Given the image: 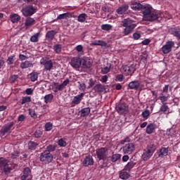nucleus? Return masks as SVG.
Segmentation results:
<instances>
[{"instance_id": "nucleus-6", "label": "nucleus", "mask_w": 180, "mask_h": 180, "mask_svg": "<svg viewBox=\"0 0 180 180\" xmlns=\"http://www.w3.org/2000/svg\"><path fill=\"white\" fill-rule=\"evenodd\" d=\"M96 155L99 161H105L108 158V155H109V151L108 150V148H101L97 149Z\"/></svg>"}, {"instance_id": "nucleus-20", "label": "nucleus", "mask_w": 180, "mask_h": 180, "mask_svg": "<svg viewBox=\"0 0 180 180\" xmlns=\"http://www.w3.org/2000/svg\"><path fill=\"white\" fill-rule=\"evenodd\" d=\"M128 88L129 89H134L135 91H137V89L140 88V81L134 80V81L130 82L128 84Z\"/></svg>"}, {"instance_id": "nucleus-51", "label": "nucleus", "mask_w": 180, "mask_h": 180, "mask_svg": "<svg viewBox=\"0 0 180 180\" xmlns=\"http://www.w3.org/2000/svg\"><path fill=\"white\" fill-rule=\"evenodd\" d=\"M6 63H7L8 65H12V64H13V63H15V56H10L8 58Z\"/></svg>"}, {"instance_id": "nucleus-54", "label": "nucleus", "mask_w": 180, "mask_h": 180, "mask_svg": "<svg viewBox=\"0 0 180 180\" xmlns=\"http://www.w3.org/2000/svg\"><path fill=\"white\" fill-rule=\"evenodd\" d=\"M19 77L16 75H13L10 77V82L11 84H15L16 82V79H18Z\"/></svg>"}, {"instance_id": "nucleus-34", "label": "nucleus", "mask_w": 180, "mask_h": 180, "mask_svg": "<svg viewBox=\"0 0 180 180\" xmlns=\"http://www.w3.org/2000/svg\"><path fill=\"white\" fill-rule=\"evenodd\" d=\"M31 172L30 168L25 167L23 169V175L21 176V180H26V179L29 176Z\"/></svg>"}, {"instance_id": "nucleus-59", "label": "nucleus", "mask_w": 180, "mask_h": 180, "mask_svg": "<svg viewBox=\"0 0 180 180\" xmlns=\"http://www.w3.org/2000/svg\"><path fill=\"white\" fill-rule=\"evenodd\" d=\"M124 79V76L123 75H118L116 77V81H118L119 82H122Z\"/></svg>"}, {"instance_id": "nucleus-2", "label": "nucleus", "mask_w": 180, "mask_h": 180, "mask_svg": "<svg viewBox=\"0 0 180 180\" xmlns=\"http://www.w3.org/2000/svg\"><path fill=\"white\" fill-rule=\"evenodd\" d=\"M157 150V145L154 143H150L147 145L146 148L143 150L141 158L143 161H148L154 153Z\"/></svg>"}, {"instance_id": "nucleus-13", "label": "nucleus", "mask_w": 180, "mask_h": 180, "mask_svg": "<svg viewBox=\"0 0 180 180\" xmlns=\"http://www.w3.org/2000/svg\"><path fill=\"white\" fill-rule=\"evenodd\" d=\"M4 164L1 165V171L4 173L5 175H9L11 174L13 167H12V165L8 164L6 162V159L4 158Z\"/></svg>"}, {"instance_id": "nucleus-42", "label": "nucleus", "mask_w": 180, "mask_h": 180, "mask_svg": "<svg viewBox=\"0 0 180 180\" xmlns=\"http://www.w3.org/2000/svg\"><path fill=\"white\" fill-rule=\"evenodd\" d=\"M110 68H112V64L108 63L107 66L102 68V70H101L102 74H108V72H109V71H110Z\"/></svg>"}, {"instance_id": "nucleus-1", "label": "nucleus", "mask_w": 180, "mask_h": 180, "mask_svg": "<svg viewBox=\"0 0 180 180\" xmlns=\"http://www.w3.org/2000/svg\"><path fill=\"white\" fill-rule=\"evenodd\" d=\"M141 11L143 15L144 20L148 22H154V20L160 19L162 16L161 13L153 11V7L150 4L143 6Z\"/></svg>"}, {"instance_id": "nucleus-43", "label": "nucleus", "mask_w": 180, "mask_h": 180, "mask_svg": "<svg viewBox=\"0 0 180 180\" xmlns=\"http://www.w3.org/2000/svg\"><path fill=\"white\" fill-rule=\"evenodd\" d=\"M56 148H57V145L53 144V145H49L48 146H46V150L45 151L48 152V153H53Z\"/></svg>"}, {"instance_id": "nucleus-22", "label": "nucleus", "mask_w": 180, "mask_h": 180, "mask_svg": "<svg viewBox=\"0 0 180 180\" xmlns=\"http://www.w3.org/2000/svg\"><path fill=\"white\" fill-rule=\"evenodd\" d=\"M82 64L83 68H91L92 67V62L88 58H85L82 60Z\"/></svg>"}, {"instance_id": "nucleus-9", "label": "nucleus", "mask_w": 180, "mask_h": 180, "mask_svg": "<svg viewBox=\"0 0 180 180\" xmlns=\"http://www.w3.org/2000/svg\"><path fill=\"white\" fill-rule=\"evenodd\" d=\"M115 109L120 115H126L129 111V107L126 103H118L116 104Z\"/></svg>"}, {"instance_id": "nucleus-39", "label": "nucleus", "mask_w": 180, "mask_h": 180, "mask_svg": "<svg viewBox=\"0 0 180 180\" xmlns=\"http://www.w3.org/2000/svg\"><path fill=\"white\" fill-rule=\"evenodd\" d=\"M86 18H88V15H86V13H82L79 14L77 17L78 22H80L81 23H84L85 20H86Z\"/></svg>"}, {"instance_id": "nucleus-40", "label": "nucleus", "mask_w": 180, "mask_h": 180, "mask_svg": "<svg viewBox=\"0 0 180 180\" xmlns=\"http://www.w3.org/2000/svg\"><path fill=\"white\" fill-rule=\"evenodd\" d=\"M94 89L96 92H103V91H105V87L103 85L98 84L94 87Z\"/></svg>"}, {"instance_id": "nucleus-16", "label": "nucleus", "mask_w": 180, "mask_h": 180, "mask_svg": "<svg viewBox=\"0 0 180 180\" xmlns=\"http://www.w3.org/2000/svg\"><path fill=\"white\" fill-rule=\"evenodd\" d=\"M94 158L91 155H88L85 157L82 162L83 167H89L94 165Z\"/></svg>"}, {"instance_id": "nucleus-30", "label": "nucleus", "mask_w": 180, "mask_h": 180, "mask_svg": "<svg viewBox=\"0 0 180 180\" xmlns=\"http://www.w3.org/2000/svg\"><path fill=\"white\" fill-rule=\"evenodd\" d=\"M20 67L22 70H25L26 68H30V67H33V63L29 60H25V62L20 63Z\"/></svg>"}, {"instance_id": "nucleus-32", "label": "nucleus", "mask_w": 180, "mask_h": 180, "mask_svg": "<svg viewBox=\"0 0 180 180\" xmlns=\"http://www.w3.org/2000/svg\"><path fill=\"white\" fill-rule=\"evenodd\" d=\"M53 49L56 54H61V51H63V45L60 44H56L53 45Z\"/></svg>"}, {"instance_id": "nucleus-23", "label": "nucleus", "mask_w": 180, "mask_h": 180, "mask_svg": "<svg viewBox=\"0 0 180 180\" xmlns=\"http://www.w3.org/2000/svg\"><path fill=\"white\" fill-rule=\"evenodd\" d=\"M158 154L160 158H164V157H167V155H168V148L162 147Z\"/></svg>"}, {"instance_id": "nucleus-15", "label": "nucleus", "mask_w": 180, "mask_h": 180, "mask_svg": "<svg viewBox=\"0 0 180 180\" xmlns=\"http://www.w3.org/2000/svg\"><path fill=\"white\" fill-rule=\"evenodd\" d=\"M82 64V60L79 57H74L70 60V65L72 68H79Z\"/></svg>"}, {"instance_id": "nucleus-33", "label": "nucleus", "mask_w": 180, "mask_h": 180, "mask_svg": "<svg viewBox=\"0 0 180 180\" xmlns=\"http://www.w3.org/2000/svg\"><path fill=\"white\" fill-rule=\"evenodd\" d=\"M136 163L134 162V161L131 160L124 167L125 171H131V169H133V168H134V166L136 165Z\"/></svg>"}, {"instance_id": "nucleus-52", "label": "nucleus", "mask_w": 180, "mask_h": 180, "mask_svg": "<svg viewBox=\"0 0 180 180\" xmlns=\"http://www.w3.org/2000/svg\"><path fill=\"white\" fill-rule=\"evenodd\" d=\"M112 27V25L110 24H103L101 25L102 30H105L107 32L109 30H111Z\"/></svg>"}, {"instance_id": "nucleus-19", "label": "nucleus", "mask_w": 180, "mask_h": 180, "mask_svg": "<svg viewBox=\"0 0 180 180\" xmlns=\"http://www.w3.org/2000/svg\"><path fill=\"white\" fill-rule=\"evenodd\" d=\"M39 141L31 139L27 143L28 150H30V151H34V150L39 147Z\"/></svg>"}, {"instance_id": "nucleus-61", "label": "nucleus", "mask_w": 180, "mask_h": 180, "mask_svg": "<svg viewBox=\"0 0 180 180\" xmlns=\"http://www.w3.org/2000/svg\"><path fill=\"white\" fill-rule=\"evenodd\" d=\"M76 50L79 53H84V46L82 45H78L76 46Z\"/></svg>"}, {"instance_id": "nucleus-55", "label": "nucleus", "mask_w": 180, "mask_h": 180, "mask_svg": "<svg viewBox=\"0 0 180 180\" xmlns=\"http://www.w3.org/2000/svg\"><path fill=\"white\" fill-rule=\"evenodd\" d=\"M19 155H20V153H19V151H15L11 153V158H12L13 160H15L18 157H19Z\"/></svg>"}, {"instance_id": "nucleus-5", "label": "nucleus", "mask_w": 180, "mask_h": 180, "mask_svg": "<svg viewBox=\"0 0 180 180\" xmlns=\"http://www.w3.org/2000/svg\"><path fill=\"white\" fill-rule=\"evenodd\" d=\"M15 122H11L3 126L0 130L1 136H4L5 134H11L13 130L15 129Z\"/></svg>"}, {"instance_id": "nucleus-27", "label": "nucleus", "mask_w": 180, "mask_h": 180, "mask_svg": "<svg viewBox=\"0 0 180 180\" xmlns=\"http://www.w3.org/2000/svg\"><path fill=\"white\" fill-rule=\"evenodd\" d=\"M79 113H80L81 117H86V116L89 115V113H91V108H84L82 109Z\"/></svg>"}, {"instance_id": "nucleus-62", "label": "nucleus", "mask_w": 180, "mask_h": 180, "mask_svg": "<svg viewBox=\"0 0 180 180\" xmlns=\"http://www.w3.org/2000/svg\"><path fill=\"white\" fill-rule=\"evenodd\" d=\"M109 6H103L101 7V11L104 12V13H109Z\"/></svg>"}, {"instance_id": "nucleus-50", "label": "nucleus", "mask_w": 180, "mask_h": 180, "mask_svg": "<svg viewBox=\"0 0 180 180\" xmlns=\"http://www.w3.org/2000/svg\"><path fill=\"white\" fill-rule=\"evenodd\" d=\"M150 111L148 110H145L143 112H142L141 116L145 120H147L148 117H150Z\"/></svg>"}, {"instance_id": "nucleus-38", "label": "nucleus", "mask_w": 180, "mask_h": 180, "mask_svg": "<svg viewBox=\"0 0 180 180\" xmlns=\"http://www.w3.org/2000/svg\"><path fill=\"white\" fill-rule=\"evenodd\" d=\"M68 18H72V14L70 13H65L63 14H60L59 15H58L57 19H67Z\"/></svg>"}, {"instance_id": "nucleus-28", "label": "nucleus", "mask_w": 180, "mask_h": 180, "mask_svg": "<svg viewBox=\"0 0 180 180\" xmlns=\"http://www.w3.org/2000/svg\"><path fill=\"white\" fill-rule=\"evenodd\" d=\"M91 46H101V47H106L108 44L103 40H96L91 42Z\"/></svg>"}, {"instance_id": "nucleus-17", "label": "nucleus", "mask_w": 180, "mask_h": 180, "mask_svg": "<svg viewBox=\"0 0 180 180\" xmlns=\"http://www.w3.org/2000/svg\"><path fill=\"white\" fill-rule=\"evenodd\" d=\"M24 25L25 26V29H29V27H32V26L36 25V20L32 17H27Z\"/></svg>"}, {"instance_id": "nucleus-14", "label": "nucleus", "mask_w": 180, "mask_h": 180, "mask_svg": "<svg viewBox=\"0 0 180 180\" xmlns=\"http://www.w3.org/2000/svg\"><path fill=\"white\" fill-rule=\"evenodd\" d=\"M168 33L172 34L174 37H176L177 40H180V27H172L168 28Z\"/></svg>"}, {"instance_id": "nucleus-35", "label": "nucleus", "mask_w": 180, "mask_h": 180, "mask_svg": "<svg viewBox=\"0 0 180 180\" xmlns=\"http://www.w3.org/2000/svg\"><path fill=\"white\" fill-rule=\"evenodd\" d=\"M160 111L166 113V115H169V113H171V112H169V107H168L167 104H162L160 106Z\"/></svg>"}, {"instance_id": "nucleus-8", "label": "nucleus", "mask_w": 180, "mask_h": 180, "mask_svg": "<svg viewBox=\"0 0 180 180\" xmlns=\"http://www.w3.org/2000/svg\"><path fill=\"white\" fill-rule=\"evenodd\" d=\"M21 12L23 16L28 18L29 16H32V15L36 13V9L33 5H27L22 8Z\"/></svg>"}, {"instance_id": "nucleus-31", "label": "nucleus", "mask_w": 180, "mask_h": 180, "mask_svg": "<svg viewBox=\"0 0 180 180\" xmlns=\"http://www.w3.org/2000/svg\"><path fill=\"white\" fill-rule=\"evenodd\" d=\"M41 37V33H40V32H37L34 35L31 36L30 41H32V43H37V41H39V39H40Z\"/></svg>"}, {"instance_id": "nucleus-7", "label": "nucleus", "mask_w": 180, "mask_h": 180, "mask_svg": "<svg viewBox=\"0 0 180 180\" xmlns=\"http://www.w3.org/2000/svg\"><path fill=\"white\" fill-rule=\"evenodd\" d=\"M39 160L41 162H43L44 164H50V162L53 161V154L44 150L41 153Z\"/></svg>"}, {"instance_id": "nucleus-58", "label": "nucleus", "mask_w": 180, "mask_h": 180, "mask_svg": "<svg viewBox=\"0 0 180 180\" xmlns=\"http://www.w3.org/2000/svg\"><path fill=\"white\" fill-rule=\"evenodd\" d=\"M140 37H141V34L140 33L134 32L133 34L132 38L134 39V40H139V39H140Z\"/></svg>"}, {"instance_id": "nucleus-45", "label": "nucleus", "mask_w": 180, "mask_h": 180, "mask_svg": "<svg viewBox=\"0 0 180 180\" xmlns=\"http://www.w3.org/2000/svg\"><path fill=\"white\" fill-rule=\"evenodd\" d=\"M175 133V129L172 127L167 130L166 134L168 136V137H172V136H174Z\"/></svg>"}, {"instance_id": "nucleus-11", "label": "nucleus", "mask_w": 180, "mask_h": 180, "mask_svg": "<svg viewBox=\"0 0 180 180\" xmlns=\"http://www.w3.org/2000/svg\"><path fill=\"white\" fill-rule=\"evenodd\" d=\"M174 46H175V42H174V41H167L166 44L162 47V52L163 54H168L171 53Z\"/></svg>"}, {"instance_id": "nucleus-24", "label": "nucleus", "mask_w": 180, "mask_h": 180, "mask_svg": "<svg viewBox=\"0 0 180 180\" xmlns=\"http://www.w3.org/2000/svg\"><path fill=\"white\" fill-rule=\"evenodd\" d=\"M129 9V6L128 4H124L121 6H120L116 12L118 15H123V13H124L127 11H128Z\"/></svg>"}, {"instance_id": "nucleus-47", "label": "nucleus", "mask_w": 180, "mask_h": 180, "mask_svg": "<svg viewBox=\"0 0 180 180\" xmlns=\"http://www.w3.org/2000/svg\"><path fill=\"white\" fill-rule=\"evenodd\" d=\"M28 112L29 115L31 116V117H32V119H37V114H36V111L34 109L30 108Z\"/></svg>"}, {"instance_id": "nucleus-3", "label": "nucleus", "mask_w": 180, "mask_h": 180, "mask_svg": "<svg viewBox=\"0 0 180 180\" xmlns=\"http://www.w3.org/2000/svg\"><path fill=\"white\" fill-rule=\"evenodd\" d=\"M121 25L123 27H125L123 31L124 36H129L136 28V24L133 23V20L131 18L124 19Z\"/></svg>"}, {"instance_id": "nucleus-18", "label": "nucleus", "mask_w": 180, "mask_h": 180, "mask_svg": "<svg viewBox=\"0 0 180 180\" xmlns=\"http://www.w3.org/2000/svg\"><path fill=\"white\" fill-rule=\"evenodd\" d=\"M85 94L81 93L80 94L77 95L75 96L72 101V105H79L81 103V101L84 99V96Z\"/></svg>"}, {"instance_id": "nucleus-46", "label": "nucleus", "mask_w": 180, "mask_h": 180, "mask_svg": "<svg viewBox=\"0 0 180 180\" xmlns=\"http://www.w3.org/2000/svg\"><path fill=\"white\" fill-rule=\"evenodd\" d=\"M33 135L35 137V139H40V137H41V136H43V131H41L40 129H37L34 132Z\"/></svg>"}, {"instance_id": "nucleus-29", "label": "nucleus", "mask_w": 180, "mask_h": 180, "mask_svg": "<svg viewBox=\"0 0 180 180\" xmlns=\"http://www.w3.org/2000/svg\"><path fill=\"white\" fill-rule=\"evenodd\" d=\"M10 19L13 23H18L22 18L18 14L14 13L10 15Z\"/></svg>"}, {"instance_id": "nucleus-44", "label": "nucleus", "mask_w": 180, "mask_h": 180, "mask_svg": "<svg viewBox=\"0 0 180 180\" xmlns=\"http://www.w3.org/2000/svg\"><path fill=\"white\" fill-rule=\"evenodd\" d=\"M45 127V131H51V130H53V123L49 122H46L44 125Z\"/></svg>"}, {"instance_id": "nucleus-36", "label": "nucleus", "mask_w": 180, "mask_h": 180, "mask_svg": "<svg viewBox=\"0 0 180 180\" xmlns=\"http://www.w3.org/2000/svg\"><path fill=\"white\" fill-rule=\"evenodd\" d=\"M120 179H129V178H130V174H129V172H126V171H121L120 172Z\"/></svg>"}, {"instance_id": "nucleus-4", "label": "nucleus", "mask_w": 180, "mask_h": 180, "mask_svg": "<svg viewBox=\"0 0 180 180\" xmlns=\"http://www.w3.org/2000/svg\"><path fill=\"white\" fill-rule=\"evenodd\" d=\"M120 71L125 77H131L136 72V65L132 64L130 65H124L120 68Z\"/></svg>"}, {"instance_id": "nucleus-53", "label": "nucleus", "mask_w": 180, "mask_h": 180, "mask_svg": "<svg viewBox=\"0 0 180 180\" xmlns=\"http://www.w3.org/2000/svg\"><path fill=\"white\" fill-rule=\"evenodd\" d=\"M58 144L60 147H67V142L63 139L58 141Z\"/></svg>"}, {"instance_id": "nucleus-64", "label": "nucleus", "mask_w": 180, "mask_h": 180, "mask_svg": "<svg viewBox=\"0 0 180 180\" xmlns=\"http://www.w3.org/2000/svg\"><path fill=\"white\" fill-rule=\"evenodd\" d=\"M25 94L27 95H32L33 94V89L32 88H27L26 90H25Z\"/></svg>"}, {"instance_id": "nucleus-60", "label": "nucleus", "mask_w": 180, "mask_h": 180, "mask_svg": "<svg viewBox=\"0 0 180 180\" xmlns=\"http://www.w3.org/2000/svg\"><path fill=\"white\" fill-rule=\"evenodd\" d=\"M79 89L80 91H85V89H86V86L85 85V83L79 82Z\"/></svg>"}, {"instance_id": "nucleus-25", "label": "nucleus", "mask_w": 180, "mask_h": 180, "mask_svg": "<svg viewBox=\"0 0 180 180\" xmlns=\"http://www.w3.org/2000/svg\"><path fill=\"white\" fill-rule=\"evenodd\" d=\"M143 6L144 5H142L140 3H137L136 1H133L131 5V9H133L134 11H141Z\"/></svg>"}, {"instance_id": "nucleus-26", "label": "nucleus", "mask_w": 180, "mask_h": 180, "mask_svg": "<svg viewBox=\"0 0 180 180\" xmlns=\"http://www.w3.org/2000/svg\"><path fill=\"white\" fill-rule=\"evenodd\" d=\"M155 131V124L150 123L146 127V133L147 134H153Z\"/></svg>"}, {"instance_id": "nucleus-57", "label": "nucleus", "mask_w": 180, "mask_h": 180, "mask_svg": "<svg viewBox=\"0 0 180 180\" xmlns=\"http://www.w3.org/2000/svg\"><path fill=\"white\" fill-rule=\"evenodd\" d=\"M64 88L65 87L63 85V84H60L56 87L54 92H58V91H63Z\"/></svg>"}, {"instance_id": "nucleus-12", "label": "nucleus", "mask_w": 180, "mask_h": 180, "mask_svg": "<svg viewBox=\"0 0 180 180\" xmlns=\"http://www.w3.org/2000/svg\"><path fill=\"white\" fill-rule=\"evenodd\" d=\"M136 148V146H134V143H127L124 146H123L121 150H122L124 154H131L133 151H134Z\"/></svg>"}, {"instance_id": "nucleus-63", "label": "nucleus", "mask_w": 180, "mask_h": 180, "mask_svg": "<svg viewBox=\"0 0 180 180\" xmlns=\"http://www.w3.org/2000/svg\"><path fill=\"white\" fill-rule=\"evenodd\" d=\"M29 58L27 56H25L23 54H20L19 55V60L20 61H25V60H27Z\"/></svg>"}, {"instance_id": "nucleus-41", "label": "nucleus", "mask_w": 180, "mask_h": 180, "mask_svg": "<svg viewBox=\"0 0 180 180\" xmlns=\"http://www.w3.org/2000/svg\"><path fill=\"white\" fill-rule=\"evenodd\" d=\"M30 80L32 82H34L35 81H37V78H39V74L37 72H32L30 74Z\"/></svg>"}, {"instance_id": "nucleus-10", "label": "nucleus", "mask_w": 180, "mask_h": 180, "mask_svg": "<svg viewBox=\"0 0 180 180\" xmlns=\"http://www.w3.org/2000/svg\"><path fill=\"white\" fill-rule=\"evenodd\" d=\"M40 64L41 65H44V69L46 70V71H51V70H53V61H51V60H47V58H42L40 60Z\"/></svg>"}, {"instance_id": "nucleus-21", "label": "nucleus", "mask_w": 180, "mask_h": 180, "mask_svg": "<svg viewBox=\"0 0 180 180\" xmlns=\"http://www.w3.org/2000/svg\"><path fill=\"white\" fill-rule=\"evenodd\" d=\"M56 34L57 32H56V30L48 31L46 34V39L48 41H52V40H54V37H56Z\"/></svg>"}, {"instance_id": "nucleus-37", "label": "nucleus", "mask_w": 180, "mask_h": 180, "mask_svg": "<svg viewBox=\"0 0 180 180\" xmlns=\"http://www.w3.org/2000/svg\"><path fill=\"white\" fill-rule=\"evenodd\" d=\"M53 98H54V95H53L52 94L46 95L44 97V103H51V101H53Z\"/></svg>"}, {"instance_id": "nucleus-49", "label": "nucleus", "mask_w": 180, "mask_h": 180, "mask_svg": "<svg viewBox=\"0 0 180 180\" xmlns=\"http://www.w3.org/2000/svg\"><path fill=\"white\" fill-rule=\"evenodd\" d=\"M121 157H122V155L118 153L112 155L111 157L112 162H116V161H117L118 160H120Z\"/></svg>"}, {"instance_id": "nucleus-56", "label": "nucleus", "mask_w": 180, "mask_h": 180, "mask_svg": "<svg viewBox=\"0 0 180 180\" xmlns=\"http://www.w3.org/2000/svg\"><path fill=\"white\" fill-rule=\"evenodd\" d=\"M160 100L162 104H167V101H168V96H162L160 97Z\"/></svg>"}, {"instance_id": "nucleus-48", "label": "nucleus", "mask_w": 180, "mask_h": 180, "mask_svg": "<svg viewBox=\"0 0 180 180\" xmlns=\"http://www.w3.org/2000/svg\"><path fill=\"white\" fill-rule=\"evenodd\" d=\"M29 102H32V98H30V96H24L22 98L21 105L29 103Z\"/></svg>"}]
</instances>
